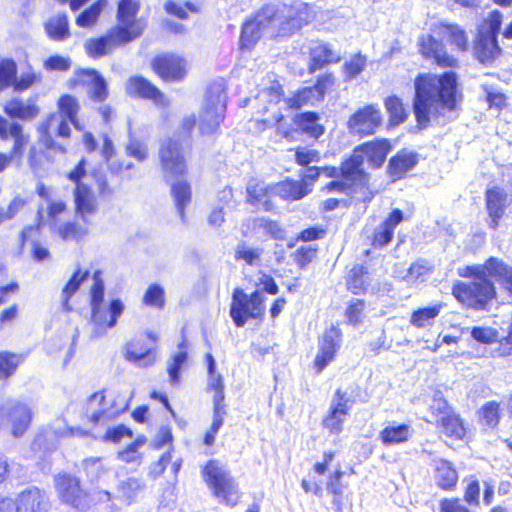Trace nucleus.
<instances>
[{
	"mask_svg": "<svg viewBox=\"0 0 512 512\" xmlns=\"http://www.w3.org/2000/svg\"><path fill=\"white\" fill-rule=\"evenodd\" d=\"M429 272V267L424 261H416L407 270H396L394 275L396 278L413 285L418 281H424V277Z\"/></svg>",
	"mask_w": 512,
	"mask_h": 512,
	"instance_id": "42",
	"label": "nucleus"
},
{
	"mask_svg": "<svg viewBox=\"0 0 512 512\" xmlns=\"http://www.w3.org/2000/svg\"><path fill=\"white\" fill-rule=\"evenodd\" d=\"M70 65V59L61 55L50 56L44 62V67L49 71H66Z\"/></svg>",
	"mask_w": 512,
	"mask_h": 512,
	"instance_id": "61",
	"label": "nucleus"
},
{
	"mask_svg": "<svg viewBox=\"0 0 512 512\" xmlns=\"http://www.w3.org/2000/svg\"><path fill=\"white\" fill-rule=\"evenodd\" d=\"M418 163V155L406 150L399 151L389 160L388 173L395 181L401 179Z\"/></svg>",
	"mask_w": 512,
	"mask_h": 512,
	"instance_id": "29",
	"label": "nucleus"
},
{
	"mask_svg": "<svg viewBox=\"0 0 512 512\" xmlns=\"http://www.w3.org/2000/svg\"><path fill=\"white\" fill-rule=\"evenodd\" d=\"M310 72H315L318 69H321L326 64L332 62H338L340 60V56L336 54L328 44L325 43H315L310 48Z\"/></svg>",
	"mask_w": 512,
	"mask_h": 512,
	"instance_id": "33",
	"label": "nucleus"
},
{
	"mask_svg": "<svg viewBox=\"0 0 512 512\" xmlns=\"http://www.w3.org/2000/svg\"><path fill=\"white\" fill-rule=\"evenodd\" d=\"M471 337L479 343L492 344L498 337V332L487 326H475L471 329Z\"/></svg>",
	"mask_w": 512,
	"mask_h": 512,
	"instance_id": "56",
	"label": "nucleus"
},
{
	"mask_svg": "<svg viewBox=\"0 0 512 512\" xmlns=\"http://www.w3.org/2000/svg\"><path fill=\"white\" fill-rule=\"evenodd\" d=\"M5 418L11 423L12 434L18 437L23 435L30 425L32 411L27 404L10 400L0 407V427Z\"/></svg>",
	"mask_w": 512,
	"mask_h": 512,
	"instance_id": "17",
	"label": "nucleus"
},
{
	"mask_svg": "<svg viewBox=\"0 0 512 512\" xmlns=\"http://www.w3.org/2000/svg\"><path fill=\"white\" fill-rule=\"evenodd\" d=\"M390 150L387 140L365 143L356 148L349 159L342 163L343 181H331L327 186L328 191L350 193L358 188H365L369 181V175L363 168L364 160L374 167H380Z\"/></svg>",
	"mask_w": 512,
	"mask_h": 512,
	"instance_id": "4",
	"label": "nucleus"
},
{
	"mask_svg": "<svg viewBox=\"0 0 512 512\" xmlns=\"http://www.w3.org/2000/svg\"><path fill=\"white\" fill-rule=\"evenodd\" d=\"M155 72L166 81H179L185 76L184 60L174 55H161L154 59Z\"/></svg>",
	"mask_w": 512,
	"mask_h": 512,
	"instance_id": "24",
	"label": "nucleus"
},
{
	"mask_svg": "<svg viewBox=\"0 0 512 512\" xmlns=\"http://www.w3.org/2000/svg\"><path fill=\"white\" fill-rule=\"evenodd\" d=\"M335 79L331 74L319 77L310 87H304L287 100L291 108L299 109L304 105H316L324 99L328 89L334 85Z\"/></svg>",
	"mask_w": 512,
	"mask_h": 512,
	"instance_id": "16",
	"label": "nucleus"
},
{
	"mask_svg": "<svg viewBox=\"0 0 512 512\" xmlns=\"http://www.w3.org/2000/svg\"><path fill=\"white\" fill-rule=\"evenodd\" d=\"M366 66V58L360 54L355 55L351 60L345 63V75L347 79H353L359 75Z\"/></svg>",
	"mask_w": 512,
	"mask_h": 512,
	"instance_id": "58",
	"label": "nucleus"
},
{
	"mask_svg": "<svg viewBox=\"0 0 512 512\" xmlns=\"http://www.w3.org/2000/svg\"><path fill=\"white\" fill-rule=\"evenodd\" d=\"M412 434L408 424L389 425L380 432V439L385 445H395L408 441Z\"/></svg>",
	"mask_w": 512,
	"mask_h": 512,
	"instance_id": "38",
	"label": "nucleus"
},
{
	"mask_svg": "<svg viewBox=\"0 0 512 512\" xmlns=\"http://www.w3.org/2000/svg\"><path fill=\"white\" fill-rule=\"evenodd\" d=\"M125 154L138 162H144L149 157L148 144L145 140L130 133L125 145Z\"/></svg>",
	"mask_w": 512,
	"mask_h": 512,
	"instance_id": "45",
	"label": "nucleus"
},
{
	"mask_svg": "<svg viewBox=\"0 0 512 512\" xmlns=\"http://www.w3.org/2000/svg\"><path fill=\"white\" fill-rule=\"evenodd\" d=\"M385 106L394 124L405 121L407 114L400 98L396 96L388 97L385 101Z\"/></svg>",
	"mask_w": 512,
	"mask_h": 512,
	"instance_id": "52",
	"label": "nucleus"
},
{
	"mask_svg": "<svg viewBox=\"0 0 512 512\" xmlns=\"http://www.w3.org/2000/svg\"><path fill=\"white\" fill-rule=\"evenodd\" d=\"M171 195L176 206L177 213L182 222L185 221V208L191 202V186L186 180H172Z\"/></svg>",
	"mask_w": 512,
	"mask_h": 512,
	"instance_id": "34",
	"label": "nucleus"
},
{
	"mask_svg": "<svg viewBox=\"0 0 512 512\" xmlns=\"http://www.w3.org/2000/svg\"><path fill=\"white\" fill-rule=\"evenodd\" d=\"M414 113L421 128L427 127L431 119L444 116L456 107L457 78L453 72L441 76L419 75L415 80Z\"/></svg>",
	"mask_w": 512,
	"mask_h": 512,
	"instance_id": "3",
	"label": "nucleus"
},
{
	"mask_svg": "<svg viewBox=\"0 0 512 512\" xmlns=\"http://www.w3.org/2000/svg\"><path fill=\"white\" fill-rule=\"evenodd\" d=\"M49 509L46 493L37 487H30L17 496L16 512H48Z\"/></svg>",
	"mask_w": 512,
	"mask_h": 512,
	"instance_id": "21",
	"label": "nucleus"
},
{
	"mask_svg": "<svg viewBox=\"0 0 512 512\" xmlns=\"http://www.w3.org/2000/svg\"><path fill=\"white\" fill-rule=\"evenodd\" d=\"M272 194L281 199L296 201L311 193V185L306 181L286 179L271 186Z\"/></svg>",
	"mask_w": 512,
	"mask_h": 512,
	"instance_id": "25",
	"label": "nucleus"
},
{
	"mask_svg": "<svg viewBox=\"0 0 512 512\" xmlns=\"http://www.w3.org/2000/svg\"><path fill=\"white\" fill-rule=\"evenodd\" d=\"M186 9L191 12H197V8L194 4L190 2H186L185 6H181L173 1H169L165 4V10L167 13L174 15L180 19H186L187 18V12Z\"/></svg>",
	"mask_w": 512,
	"mask_h": 512,
	"instance_id": "60",
	"label": "nucleus"
},
{
	"mask_svg": "<svg viewBox=\"0 0 512 512\" xmlns=\"http://www.w3.org/2000/svg\"><path fill=\"white\" fill-rule=\"evenodd\" d=\"M225 102L223 83L214 82L209 85L199 120V129L203 135H213L218 131L224 119Z\"/></svg>",
	"mask_w": 512,
	"mask_h": 512,
	"instance_id": "7",
	"label": "nucleus"
},
{
	"mask_svg": "<svg viewBox=\"0 0 512 512\" xmlns=\"http://www.w3.org/2000/svg\"><path fill=\"white\" fill-rule=\"evenodd\" d=\"M430 411L432 414L440 417L446 416L448 413L453 412L451 406L440 393H436L434 395L432 403L430 404Z\"/></svg>",
	"mask_w": 512,
	"mask_h": 512,
	"instance_id": "62",
	"label": "nucleus"
},
{
	"mask_svg": "<svg viewBox=\"0 0 512 512\" xmlns=\"http://www.w3.org/2000/svg\"><path fill=\"white\" fill-rule=\"evenodd\" d=\"M437 427L440 432L449 438L461 440L466 434L463 420L454 411L442 416L437 420Z\"/></svg>",
	"mask_w": 512,
	"mask_h": 512,
	"instance_id": "35",
	"label": "nucleus"
},
{
	"mask_svg": "<svg viewBox=\"0 0 512 512\" xmlns=\"http://www.w3.org/2000/svg\"><path fill=\"white\" fill-rule=\"evenodd\" d=\"M341 332L332 327L327 330L319 342V352L315 358V367L321 372L335 357L340 347Z\"/></svg>",
	"mask_w": 512,
	"mask_h": 512,
	"instance_id": "22",
	"label": "nucleus"
},
{
	"mask_svg": "<svg viewBox=\"0 0 512 512\" xmlns=\"http://www.w3.org/2000/svg\"><path fill=\"white\" fill-rule=\"evenodd\" d=\"M107 5V0H98L93 3L89 8L81 12L76 18V24L80 27H89L93 25L103 8Z\"/></svg>",
	"mask_w": 512,
	"mask_h": 512,
	"instance_id": "47",
	"label": "nucleus"
},
{
	"mask_svg": "<svg viewBox=\"0 0 512 512\" xmlns=\"http://www.w3.org/2000/svg\"><path fill=\"white\" fill-rule=\"evenodd\" d=\"M263 314V298L259 291H254L248 295L241 288L234 289L230 316L237 327H243L249 318L257 319Z\"/></svg>",
	"mask_w": 512,
	"mask_h": 512,
	"instance_id": "11",
	"label": "nucleus"
},
{
	"mask_svg": "<svg viewBox=\"0 0 512 512\" xmlns=\"http://www.w3.org/2000/svg\"><path fill=\"white\" fill-rule=\"evenodd\" d=\"M9 137L14 139V144L8 156H11V159L20 157L24 146L28 142V137L23 133V128L19 123L9 122L0 116V138L7 140Z\"/></svg>",
	"mask_w": 512,
	"mask_h": 512,
	"instance_id": "26",
	"label": "nucleus"
},
{
	"mask_svg": "<svg viewBox=\"0 0 512 512\" xmlns=\"http://www.w3.org/2000/svg\"><path fill=\"white\" fill-rule=\"evenodd\" d=\"M143 303L149 307L163 309L165 306V291L159 284H151L143 295Z\"/></svg>",
	"mask_w": 512,
	"mask_h": 512,
	"instance_id": "48",
	"label": "nucleus"
},
{
	"mask_svg": "<svg viewBox=\"0 0 512 512\" xmlns=\"http://www.w3.org/2000/svg\"><path fill=\"white\" fill-rule=\"evenodd\" d=\"M152 347L145 345L141 338L133 339L126 345L125 357L139 367L153 365L154 359L149 357Z\"/></svg>",
	"mask_w": 512,
	"mask_h": 512,
	"instance_id": "30",
	"label": "nucleus"
},
{
	"mask_svg": "<svg viewBox=\"0 0 512 512\" xmlns=\"http://www.w3.org/2000/svg\"><path fill=\"white\" fill-rule=\"evenodd\" d=\"M381 124L380 111L373 105L358 110L349 119L348 126L353 133L370 135Z\"/></svg>",
	"mask_w": 512,
	"mask_h": 512,
	"instance_id": "19",
	"label": "nucleus"
},
{
	"mask_svg": "<svg viewBox=\"0 0 512 512\" xmlns=\"http://www.w3.org/2000/svg\"><path fill=\"white\" fill-rule=\"evenodd\" d=\"M87 231L75 223H67L59 228V234L63 240H79Z\"/></svg>",
	"mask_w": 512,
	"mask_h": 512,
	"instance_id": "59",
	"label": "nucleus"
},
{
	"mask_svg": "<svg viewBox=\"0 0 512 512\" xmlns=\"http://www.w3.org/2000/svg\"><path fill=\"white\" fill-rule=\"evenodd\" d=\"M179 349L180 350L174 354L167 363V371L170 382L173 385L179 382L181 369L188 358L187 351L185 350V341L179 344Z\"/></svg>",
	"mask_w": 512,
	"mask_h": 512,
	"instance_id": "46",
	"label": "nucleus"
},
{
	"mask_svg": "<svg viewBox=\"0 0 512 512\" xmlns=\"http://www.w3.org/2000/svg\"><path fill=\"white\" fill-rule=\"evenodd\" d=\"M83 81L90 84V96L94 101L101 102L107 98V84L105 79L96 70H84Z\"/></svg>",
	"mask_w": 512,
	"mask_h": 512,
	"instance_id": "40",
	"label": "nucleus"
},
{
	"mask_svg": "<svg viewBox=\"0 0 512 512\" xmlns=\"http://www.w3.org/2000/svg\"><path fill=\"white\" fill-rule=\"evenodd\" d=\"M44 27L48 37L54 41H63L70 36L66 14H58L49 18Z\"/></svg>",
	"mask_w": 512,
	"mask_h": 512,
	"instance_id": "39",
	"label": "nucleus"
},
{
	"mask_svg": "<svg viewBox=\"0 0 512 512\" xmlns=\"http://www.w3.org/2000/svg\"><path fill=\"white\" fill-rule=\"evenodd\" d=\"M145 443L144 438H138L133 443L129 444L127 448L118 453V458L126 463L134 462L138 458V447Z\"/></svg>",
	"mask_w": 512,
	"mask_h": 512,
	"instance_id": "63",
	"label": "nucleus"
},
{
	"mask_svg": "<svg viewBox=\"0 0 512 512\" xmlns=\"http://www.w3.org/2000/svg\"><path fill=\"white\" fill-rule=\"evenodd\" d=\"M319 116L316 112H304L296 116L298 127L308 135L319 138L324 133V127L318 123Z\"/></svg>",
	"mask_w": 512,
	"mask_h": 512,
	"instance_id": "41",
	"label": "nucleus"
},
{
	"mask_svg": "<svg viewBox=\"0 0 512 512\" xmlns=\"http://www.w3.org/2000/svg\"><path fill=\"white\" fill-rule=\"evenodd\" d=\"M89 275L90 272L88 270L82 271L78 268L63 287L61 293V305L65 312L72 310L70 299L78 291L80 286L89 278Z\"/></svg>",
	"mask_w": 512,
	"mask_h": 512,
	"instance_id": "37",
	"label": "nucleus"
},
{
	"mask_svg": "<svg viewBox=\"0 0 512 512\" xmlns=\"http://www.w3.org/2000/svg\"><path fill=\"white\" fill-rule=\"evenodd\" d=\"M420 47L426 58H432L442 66H453L455 60L446 53L443 44L432 36L422 38Z\"/></svg>",
	"mask_w": 512,
	"mask_h": 512,
	"instance_id": "31",
	"label": "nucleus"
},
{
	"mask_svg": "<svg viewBox=\"0 0 512 512\" xmlns=\"http://www.w3.org/2000/svg\"><path fill=\"white\" fill-rule=\"evenodd\" d=\"M159 160L166 182L182 177L187 172L186 161L181 144L177 140H164L159 149Z\"/></svg>",
	"mask_w": 512,
	"mask_h": 512,
	"instance_id": "12",
	"label": "nucleus"
},
{
	"mask_svg": "<svg viewBox=\"0 0 512 512\" xmlns=\"http://www.w3.org/2000/svg\"><path fill=\"white\" fill-rule=\"evenodd\" d=\"M55 488L61 501L77 510L89 507V497L80 486V481L68 474H59L54 478Z\"/></svg>",
	"mask_w": 512,
	"mask_h": 512,
	"instance_id": "13",
	"label": "nucleus"
},
{
	"mask_svg": "<svg viewBox=\"0 0 512 512\" xmlns=\"http://www.w3.org/2000/svg\"><path fill=\"white\" fill-rule=\"evenodd\" d=\"M295 161L301 166H308L310 163L320 161V153L308 147H298L295 151Z\"/></svg>",
	"mask_w": 512,
	"mask_h": 512,
	"instance_id": "57",
	"label": "nucleus"
},
{
	"mask_svg": "<svg viewBox=\"0 0 512 512\" xmlns=\"http://www.w3.org/2000/svg\"><path fill=\"white\" fill-rule=\"evenodd\" d=\"M76 213L83 219L94 214L97 209V199L93 190L84 183H78L74 190Z\"/></svg>",
	"mask_w": 512,
	"mask_h": 512,
	"instance_id": "28",
	"label": "nucleus"
},
{
	"mask_svg": "<svg viewBox=\"0 0 512 512\" xmlns=\"http://www.w3.org/2000/svg\"><path fill=\"white\" fill-rule=\"evenodd\" d=\"M306 3L292 6L266 5L247 20L242 27L240 43L250 49L262 36L285 37L299 30L313 19Z\"/></svg>",
	"mask_w": 512,
	"mask_h": 512,
	"instance_id": "2",
	"label": "nucleus"
},
{
	"mask_svg": "<svg viewBox=\"0 0 512 512\" xmlns=\"http://www.w3.org/2000/svg\"><path fill=\"white\" fill-rule=\"evenodd\" d=\"M140 9V3L137 0H120L117 9V26L124 27L132 37V40L138 38L143 32V26L136 19Z\"/></svg>",
	"mask_w": 512,
	"mask_h": 512,
	"instance_id": "20",
	"label": "nucleus"
},
{
	"mask_svg": "<svg viewBox=\"0 0 512 512\" xmlns=\"http://www.w3.org/2000/svg\"><path fill=\"white\" fill-rule=\"evenodd\" d=\"M479 414L482 423L493 428L498 424L500 419L499 404L495 401H489L481 407Z\"/></svg>",
	"mask_w": 512,
	"mask_h": 512,
	"instance_id": "51",
	"label": "nucleus"
},
{
	"mask_svg": "<svg viewBox=\"0 0 512 512\" xmlns=\"http://www.w3.org/2000/svg\"><path fill=\"white\" fill-rule=\"evenodd\" d=\"M82 467L91 482L97 481L104 473L101 458H87L82 462Z\"/></svg>",
	"mask_w": 512,
	"mask_h": 512,
	"instance_id": "55",
	"label": "nucleus"
},
{
	"mask_svg": "<svg viewBox=\"0 0 512 512\" xmlns=\"http://www.w3.org/2000/svg\"><path fill=\"white\" fill-rule=\"evenodd\" d=\"M131 41L132 37L124 27L114 26L108 30L106 35L87 40L85 49L89 56L98 58Z\"/></svg>",
	"mask_w": 512,
	"mask_h": 512,
	"instance_id": "14",
	"label": "nucleus"
},
{
	"mask_svg": "<svg viewBox=\"0 0 512 512\" xmlns=\"http://www.w3.org/2000/svg\"><path fill=\"white\" fill-rule=\"evenodd\" d=\"M59 113H53L39 126L42 137L51 138L52 135L69 137L70 124L77 126V113L79 105L71 95H63L58 101Z\"/></svg>",
	"mask_w": 512,
	"mask_h": 512,
	"instance_id": "6",
	"label": "nucleus"
},
{
	"mask_svg": "<svg viewBox=\"0 0 512 512\" xmlns=\"http://www.w3.org/2000/svg\"><path fill=\"white\" fill-rule=\"evenodd\" d=\"M502 24V13L492 11L479 30L474 53L481 63L492 62L501 52L497 36Z\"/></svg>",
	"mask_w": 512,
	"mask_h": 512,
	"instance_id": "8",
	"label": "nucleus"
},
{
	"mask_svg": "<svg viewBox=\"0 0 512 512\" xmlns=\"http://www.w3.org/2000/svg\"><path fill=\"white\" fill-rule=\"evenodd\" d=\"M462 277L473 281H458L452 287L453 296L463 306L475 311L488 309L496 298V288L490 279L499 282L512 296V267L497 257L488 258L483 264L468 265L459 270Z\"/></svg>",
	"mask_w": 512,
	"mask_h": 512,
	"instance_id": "1",
	"label": "nucleus"
},
{
	"mask_svg": "<svg viewBox=\"0 0 512 512\" xmlns=\"http://www.w3.org/2000/svg\"><path fill=\"white\" fill-rule=\"evenodd\" d=\"M449 38L460 50L467 49V37L465 31L455 25L447 26Z\"/></svg>",
	"mask_w": 512,
	"mask_h": 512,
	"instance_id": "64",
	"label": "nucleus"
},
{
	"mask_svg": "<svg viewBox=\"0 0 512 512\" xmlns=\"http://www.w3.org/2000/svg\"><path fill=\"white\" fill-rule=\"evenodd\" d=\"M100 270L92 275L93 285L90 289L91 321L99 329L113 328L124 311V304L120 299H113L109 303L108 312L103 309L105 286Z\"/></svg>",
	"mask_w": 512,
	"mask_h": 512,
	"instance_id": "5",
	"label": "nucleus"
},
{
	"mask_svg": "<svg viewBox=\"0 0 512 512\" xmlns=\"http://www.w3.org/2000/svg\"><path fill=\"white\" fill-rule=\"evenodd\" d=\"M491 357H511L512 358V323L509 326L508 335L499 340L495 346L490 348Z\"/></svg>",
	"mask_w": 512,
	"mask_h": 512,
	"instance_id": "54",
	"label": "nucleus"
},
{
	"mask_svg": "<svg viewBox=\"0 0 512 512\" xmlns=\"http://www.w3.org/2000/svg\"><path fill=\"white\" fill-rule=\"evenodd\" d=\"M442 309L441 304H437L431 307H424L415 310L410 318V323L418 328H424L431 326L434 323L435 318L440 314Z\"/></svg>",
	"mask_w": 512,
	"mask_h": 512,
	"instance_id": "43",
	"label": "nucleus"
},
{
	"mask_svg": "<svg viewBox=\"0 0 512 512\" xmlns=\"http://www.w3.org/2000/svg\"><path fill=\"white\" fill-rule=\"evenodd\" d=\"M435 480L443 490H452L458 481V474L452 463L444 459L435 460Z\"/></svg>",
	"mask_w": 512,
	"mask_h": 512,
	"instance_id": "36",
	"label": "nucleus"
},
{
	"mask_svg": "<svg viewBox=\"0 0 512 512\" xmlns=\"http://www.w3.org/2000/svg\"><path fill=\"white\" fill-rule=\"evenodd\" d=\"M39 111L40 109L34 98H28L27 100L13 98L4 105V112L8 116L20 120L34 119L39 114Z\"/></svg>",
	"mask_w": 512,
	"mask_h": 512,
	"instance_id": "27",
	"label": "nucleus"
},
{
	"mask_svg": "<svg viewBox=\"0 0 512 512\" xmlns=\"http://www.w3.org/2000/svg\"><path fill=\"white\" fill-rule=\"evenodd\" d=\"M271 186L265 185L264 182L250 181L247 185L248 200L252 204L270 211L273 208L270 198L275 196V194H272Z\"/></svg>",
	"mask_w": 512,
	"mask_h": 512,
	"instance_id": "32",
	"label": "nucleus"
},
{
	"mask_svg": "<svg viewBox=\"0 0 512 512\" xmlns=\"http://www.w3.org/2000/svg\"><path fill=\"white\" fill-rule=\"evenodd\" d=\"M207 363V390L225 388L223 376L216 371V361L211 353L205 355Z\"/></svg>",
	"mask_w": 512,
	"mask_h": 512,
	"instance_id": "49",
	"label": "nucleus"
},
{
	"mask_svg": "<svg viewBox=\"0 0 512 512\" xmlns=\"http://www.w3.org/2000/svg\"><path fill=\"white\" fill-rule=\"evenodd\" d=\"M24 361V356L8 351L0 352V380L10 378L16 372L19 365Z\"/></svg>",
	"mask_w": 512,
	"mask_h": 512,
	"instance_id": "44",
	"label": "nucleus"
},
{
	"mask_svg": "<svg viewBox=\"0 0 512 512\" xmlns=\"http://www.w3.org/2000/svg\"><path fill=\"white\" fill-rule=\"evenodd\" d=\"M127 408L128 401L125 399L117 401L114 398H107L104 391H97L87 399L85 414L93 424L104 425L118 417Z\"/></svg>",
	"mask_w": 512,
	"mask_h": 512,
	"instance_id": "10",
	"label": "nucleus"
},
{
	"mask_svg": "<svg viewBox=\"0 0 512 512\" xmlns=\"http://www.w3.org/2000/svg\"><path fill=\"white\" fill-rule=\"evenodd\" d=\"M16 74V63L11 59L0 58V90L10 87Z\"/></svg>",
	"mask_w": 512,
	"mask_h": 512,
	"instance_id": "50",
	"label": "nucleus"
},
{
	"mask_svg": "<svg viewBox=\"0 0 512 512\" xmlns=\"http://www.w3.org/2000/svg\"><path fill=\"white\" fill-rule=\"evenodd\" d=\"M126 89L129 95L152 100L160 107H166L169 104L165 95L150 81L143 77L135 76L130 78Z\"/></svg>",
	"mask_w": 512,
	"mask_h": 512,
	"instance_id": "23",
	"label": "nucleus"
},
{
	"mask_svg": "<svg viewBox=\"0 0 512 512\" xmlns=\"http://www.w3.org/2000/svg\"><path fill=\"white\" fill-rule=\"evenodd\" d=\"M261 249L252 248L246 243L238 244L235 251V258L243 260L248 265H257L260 262Z\"/></svg>",
	"mask_w": 512,
	"mask_h": 512,
	"instance_id": "53",
	"label": "nucleus"
},
{
	"mask_svg": "<svg viewBox=\"0 0 512 512\" xmlns=\"http://www.w3.org/2000/svg\"><path fill=\"white\" fill-rule=\"evenodd\" d=\"M510 204L508 194L499 187H493L485 193V205L488 214V227L496 230L500 220L505 215L506 209Z\"/></svg>",
	"mask_w": 512,
	"mask_h": 512,
	"instance_id": "18",
	"label": "nucleus"
},
{
	"mask_svg": "<svg viewBox=\"0 0 512 512\" xmlns=\"http://www.w3.org/2000/svg\"><path fill=\"white\" fill-rule=\"evenodd\" d=\"M204 476L208 485L213 489L214 495L221 502L235 506L240 498L238 486L234 478L224 468L210 461L204 468Z\"/></svg>",
	"mask_w": 512,
	"mask_h": 512,
	"instance_id": "9",
	"label": "nucleus"
},
{
	"mask_svg": "<svg viewBox=\"0 0 512 512\" xmlns=\"http://www.w3.org/2000/svg\"><path fill=\"white\" fill-rule=\"evenodd\" d=\"M353 402L341 389H337L330 403L328 414L322 421L323 427L331 434L338 435L343 431V424L350 414Z\"/></svg>",
	"mask_w": 512,
	"mask_h": 512,
	"instance_id": "15",
	"label": "nucleus"
}]
</instances>
